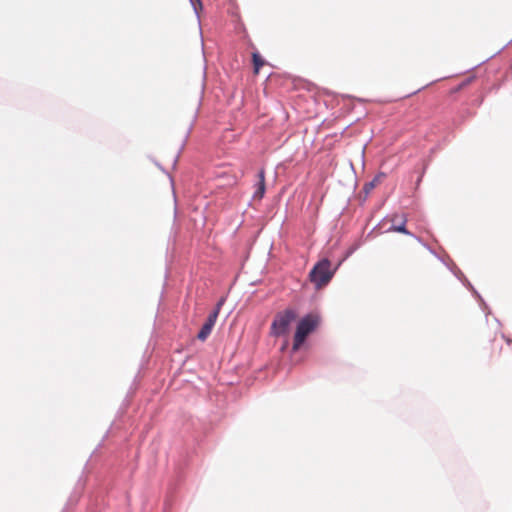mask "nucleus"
I'll return each mask as SVG.
<instances>
[{
	"label": "nucleus",
	"mask_w": 512,
	"mask_h": 512,
	"mask_svg": "<svg viewBox=\"0 0 512 512\" xmlns=\"http://www.w3.org/2000/svg\"><path fill=\"white\" fill-rule=\"evenodd\" d=\"M319 321L318 315L308 314L298 322L294 335L293 351L299 350L307 336L317 328Z\"/></svg>",
	"instance_id": "1"
},
{
	"label": "nucleus",
	"mask_w": 512,
	"mask_h": 512,
	"mask_svg": "<svg viewBox=\"0 0 512 512\" xmlns=\"http://www.w3.org/2000/svg\"><path fill=\"white\" fill-rule=\"evenodd\" d=\"M297 316V312L291 308L278 312L271 324L270 334L275 337L287 335L289 326L296 320Z\"/></svg>",
	"instance_id": "2"
},
{
	"label": "nucleus",
	"mask_w": 512,
	"mask_h": 512,
	"mask_svg": "<svg viewBox=\"0 0 512 512\" xmlns=\"http://www.w3.org/2000/svg\"><path fill=\"white\" fill-rule=\"evenodd\" d=\"M331 263L328 259L319 261L309 273V278L318 288L326 285L332 278Z\"/></svg>",
	"instance_id": "3"
},
{
	"label": "nucleus",
	"mask_w": 512,
	"mask_h": 512,
	"mask_svg": "<svg viewBox=\"0 0 512 512\" xmlns=\"http://www.w3.org/2000/svg\"><path fill=\"white\" fill-rule=\"evenodd\" d=\"M221 303L217 305V308L210 313L208 318L206 319L205 323L203 324L202 328L200 329L197 338L200 341H205L208 336L211 334V331L216 323V320L218 318L219 310H220Z\"/></svg>",
	"instance_id": "4"
},
{
	"label": "nucleus",
	"mask_w": 512,
	"mask_h": 512,
	"mask_svg": "<svg viewBox=\"0 0 512 512\" xmlns=\"http://www.w3.org/2000/svg\"><path fill=\"white\" fill-rule=\"evenodd\" d=\"M393 225L390 227L389 231L399 232L406 235H411V233L406 229L407 217L406 215H394L392 217Z\"/></svg>",
	"instance_id": "5"
},
{
	"label": "nucleus",
	"mask_w": 512,
	"mask_h": 512,
	"mask_svg": "<svg viewBox=\"0 0 512 512\" xmlns=\"http://www.w3.org/2000/svg\"><path fill=\"white\" fill-rule=\"evenodd\" d=\"M258 177H259V181H258L257 189L254 193V198L262 199V197L264 196V193H265V172L263 169L259 171Z\"/></svg>",
	"instance_id": "6"
},
{
	"label": "nucleus",
	"mask_w": 512,
	"mask_h": 512,
	"mask_svg": "<svg viewBox=\"0 0 512 512\" xmlns=\"http://www.w3.org/2000/svg\"><path fill=\"white\" fill-rule=\"evenodd\" d=\"M252 60L254 65V73L258 74L260 71V68L265 64V61L262 59V57L258 53L252 54Z\"/></svg>",
	"instance_id": "7"
},
{
	"label": "nucleus",
	"mask_w": 512,
	"mask_h": 512,
	"mask_svg": "<svg viewBox=\"0 0 512 512\" xmlns=\"http://www.w3.org/2000/svg\"><path fill=\"white\" fill-rule=\"evenodd\" d=\"M380 182V177H375L372 181L366 183L363 187V190L366 194H369Z\"/></svg>",
	"instance_id": "8"
},
{
	"label": "nucleus",
	"mask_w": 512,
	"mask_h": 512,
	"mask_svg": "<svg viewBox=\"0 0 512 512\" xmlns=\"http://www.w3.org/2000/svg\"><path fill=\"white\" fill-rule=\"evenodd\" d=\"M190 2L196 12L198 11V9H202L201 0H190Z\"/></svg>",
	"instance_id": "9"
}]
</instances>
